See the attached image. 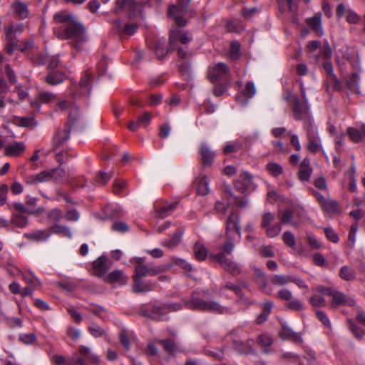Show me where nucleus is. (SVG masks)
I'll list each match as a JSON object with an SVG mask.
<instances>
[{"label":"nucleus","instance_id":"obj_1","mask_svg":"<svg viewBox=\"0 0 365 365\" xmlns=\"http://www.w3.org/2000/svg\"><path fill=\"white\" fill-rule=\"evenodd\" d=\"M53 20L61 24L54 29V33L58 38L70 41L76 50L83 48V44L86 41L85 28L76 16L67 11H60L53 15Z\"/></svg>","mask_w":365,"mask_h":365},{"label":"nucleus","instance_id":"obj_2","mask_svg":"<svg viewBox=\"0 0 365 365\" xmlns=\"http://www.w3.org/2000/svg\"><path fill=\"white\" fill-rule=\"evenodd\" d=\"M190 39L187 34L182 30H171L169 46L165 48V42L159 41L155 46V53L158 58H162L168 53L177 51L178 56L183 59L187 56V44Z\"/></svg>","mask_w":365,"mask_h":365},{"label":"nucleus","instance_id":"obj_3","mask_svg":"<svg viewBox=\"0 0 365 365\" xmlns=\"http://www.w3.org/2000/svg\"><path fill=\"white\" fill-rule=\"evenodd\" d=\"M226 236L227 241L224 243L222 250L227 254H231L235 247L234 241L241 239L240 217L236 212H231L227 220Z\"/></svg>","mask_w":365,"mask_h":365},{"label":"nucleus","instance_id":"obj_4","mask_svg":"<svg viewBox=\"0 0 365 365\" xmlns=\"http://www.w3.org/2000/svg\"><path fill=\"white\" fill-rule=\"evenodd\" d=\"M130 262L135 264L133 278L136 279L146 276H156L168 271L173 267L172 264L149 266L145 262V258L140 257L131 259Z\"/></svg>","mask_w":365,"mask_h":365},{"label":"nucleus","instance_id":"obj_5","mask_svg":"<svg viewBox=\"0 0 365 365\" xmlns=\"http://www.w3.org/2000/svg\"><path fill=\"white\" fill-rule=\"evenodd\" d=\"M186 306L188 309L198 311L213 312L219 314H223L227 312V309L221 306L217 302L206 301L202 298L195 297H193L186 304Z\"/></svg>","mask_w":365,"mask_h":365},{"label":"nucleus","instance_id":"obj_6","mask_svg":"<svg viewBox=\"0 0 365 365\" xmlns=\"http://www.w3.org/2000/svg\"><path fill=\"white\" fill-rule=\"evenodd\" d=\"M307 48L317 61L320 58L331 59L332 56L331 48L328 42L322 46L319 41H311L307 43Z\"/></svg>","mask_w":365,"mask_h":365},{"label":"nucleus","instance_id":"obj_7","mask_svg":"<svg viewBox=\"0 0 365 365\" xmlns=\"http://www.w3.org/2000/svg\"><path fill=\"white\" fill-rule=\"evenodd\" d=\"M92 74L89 71L83 73L78 85L71 88L74 96L90 95L91 91Z\"/></svg>","mask_w":365,"mask_h":365},{"label":"nucleus","instance_id":"obj_8","mask_svg":"<svg viewBox=\"0 0 365 365\" xmlns=\"http://www.w3.org/2000/svg\"><path fill=\"white\" fill-rule=\"evenodd\" d=\"M229 72L230 68L226 63L222 62L215 63L208 68V78L212 83H217Z\"/></svg>","mask_w":365,"mask_h":365},{"label":"nucleus","instance_id":"obj_9","mask_svg":"<svg viewBox=\"0 0 365 365\" xmlns=\"http://www.w3.org/2000/svg\"><path fill=\"white\" fill-rule=\"evenodd\" d=\"M331 300L330 304L334 307H338L339 306H354L356 302L353 298L346 296L344 293L333 289L332 292H330Z\"/></svg>","mask_w":365,"mask_h":365},{"label":"nucleus","instance_id":"obj_10","mask_svg":"<svg viewBox=\"0 0 365 365\" xmlns=\"http://www.w3.org/2000/svg\"><path fill=\"white\" fill-rule=\"evenodd\" d=\"M336 14L339 18L346 16V20L349 24H356L361 20L359 14L350 8H347L344 4H340L337 6Z\"/></svg>","mask_w":365,"mask_h":365},{"label":"nucleus","instance_id":"obj_11","mask_svg":"<svg viewBox=\"0 0 365 365\" xmlns=\"http://www.w3.org/2000/svg\"><path fill=\"white\" fill-rule=\"evenodd\" d=\"M199 153L202 166L210 167L215 158L214 150L206 143H202L200 145Z\"/></svg>","mask_w":365,"mask_h":365},{"label":"nucleus","instance_id":"obj_12","mask_svg":"<svg viewBox=\"0 0 365 365\" xmlns=\"http://www.w3.org/2000/svg\"><path fill=\"white\" fill-rule=\"evenodd\" d=\"M307 138L309 140V143L307 146L308 150L313 153H317V152L322 150L323 148L321 139L316 130L313 127H311L308 130Z\"/></svg>","mask_w":365,"mask_h":365},{"label":"nucleus","instance_id":"obj_13","mask_svg":"<svg viewBox=\"0 0 365 365\" xmlns=\"http://www.w3.org/2000/svg\"><path fill=\"white\" fill-rule=\"evenodd\" d=\"M215 258L225 271L232 274H239L241 272V269L239 265L236 262L227 258L223 253L217 255Z\"/></svg>","mask_w":365,"mask_h":365},{"label":"nucleus","instance_id":"obj_14","mask_svg":"<svg viewBox=\"0 0 365 365\" xmlns=\"http://www.w3.org/2000/svg\"><path fill=\"white\" fill-rule=\"evenodd\" d=\"M43 173L46 175L45 177L46 182L49 181L61 182L68 177L66 171L61 167L48 170H43Z\"/></svg>","mask_w":365,"mask_h":365},{"label":"nucleus","instance_id":"obj_15","mask_svg":"<svg viewBox=\"0 0 365 365\" xmlns=\"http://www.w3.org/2000/svg\"><path fill=\"white\" fill-rule=\"evenodd\" d=\"M178 309V306L175 304L163 305L162 307L155 306L152 317L157 321L166 320L168 311H175Z\"/></svg>","mask_w":365,"mask_h":365},{"label":"nucleus","instance_id":"obj_16","mask_svg":"<svg viewBox=\"0 0 365 365\" xmlns=\"http://www.w3.org/2000/svg\"><path fill=\"white\" fill-rule=\"evenodd\" d=\"M133 290L134 292H148L153 291L157 286L155 282L141 280L140 278H133Z\"/></svg>","mask_w":365,"mask_h":365},{"label":"nucleus","instance_id":"obj_17","mask_svg":"<svg viewBox=\"0 0 365 365\" xmlns=\"http://www.w3.org/2000/svg\"><path fill=\"white\" fill-rule=\"evenodd\" d=\"M104 281L110 284H118L119 285L125 284L128 281V277L123 271L115 269L110 272L105 278Z\"/></svg>","mask_w":365,"mask_h":365},{"label":"nucleus","instance_id":"obj_18","mask_svg":"<svg viewBox=\"0 0 365 365\" xmlns=\"http://www.w3.org/2000/svg\"><path fill=\"white\" fill-rule=\"evenodd\" d=\"M94 274L99 277H103L110 269L107 257L101 256L93 262Z\"/></svg>","mask_w":365,"mask_h":365},{"label":"nucleus","instance_id":"obj_19","mask_svg":"<svg viewBox=\"0 0 365 365\" xmlns=\"http://www.w3.org/2000/svg\"><path fill=\"white\" fill-rule=\"evenodd\" d=\"M138 25L134 23L124 25L119 19L113 21V29L118 34L131 36L138 30Z\"/></svg>","mask_w":365,"mask_h":365},{"label":"nucleus","instance_id":"obj_20","mask_svg":"<svg viewBox=\"0 0 365 365\" xmlns=\"http://www.w3.org/2000/svg\"><path fill=\"white\" fill-rule=\"evenodd\" d=\"M152 119V115L149 112H145L141 116H139L137 120H132L128 125V128L131 131H136L140 127L148 126Z\"/></svg>","mask_w":365,"mask_h":365},{"label":"nucleus","instance_id":"obj_21","mask_svg":"<svg viewBox=\"0 0 365 365\" xmlns=\"http://www.w3.org/2000/svg\"><path fill=\"white\" fill-rule=\"evenodd\" d=\"M280 220L282 223L289 224L292 227L297 226L300 222L298 212L292 210H287L283 212Z\"/></svg>","mask_w":365,"mask_h":365},{"label":"nucleus","instance_id":"obj_22","mask_svg":"<svg viewBox=\"0 0 365 365\" xmlns=\"http://www.w3.org/2000/svg\"><path fill=\"white\" fill-rule=\"evenodd\" d=\"M26 146L24 143L14 142L5 147L4 153L7 156L17 157L21 155L25 150Z\"/></svg>","mask_w":365,"mask_h":365},{"label":"nucleus","instance_id":"obj_23","mask_svg":"<svg viewBox=\"0 0 365 365\" xmlns=\"http://www.w3.org/2000/svg\"><path fill=\"white\" fill-rule=\"evenodd\" d=\"M85 359L83 358H72L67 360L63 356L54 355L53 356V361L56 365H87L85 362Z\"/></svg>","mask_w":365,"mask_h":365},{"label":"nucleus","instance_id":"obj_24","mask_svg":"<svg viewBox=\"0 0 365 365\" xmlns=\"http://www.w3.org/2000/svg\"><path fill=\"white\" fill-rule=\"evenodd\" d=\"M279 334L283 339L292 340L297 343H302L303 341L301 334L294 331L288 326H283Z\"/></svg>","mask_w":365,"mask_h":365},{"label":"nucleus","instance_id":"obj_25","mask_svg":"<svg viewBox=\"0 0 365 365\" xmlns=\"http://www.w3.org/2000/svg\"><path fill=\"white\" fill-rule=\"evenodd\" d=\"M324 61L323 62V68L324 71L326 72L328 79L330 81L334 82V89H339L340 88V82L339 79L337 78L336 76L334 73V68L333 65L329 61L330 59H324Z\"/></svg>","mask_w":365,"mask_h":365},{"label":"nucleus","instance_id":"obj_26","mask_svg":"<svg viewBox=\"0 0 365 365\" xmlns=\"http://www.w3.org/2000/svg\"><path fill=\"white\" fill-rule=\"evenodd\" d=\"M307 22L318 36L324 34L322 25V14L320 12L317 13L313 17L308 19Z\"/></svg>","mask_w":365,"mask_h":365},{"label":"nucleus","instance_id":"obj_27","mask_svg":"<svg viewBox=\"0 0 365 365\" xmlns=\"http://www.w3.org/2000/svg\"><path fill=\"white\" fill-rule=\"evenodd\" d=\"M50 227L45 230H38L30 233L26 234L28 239L34 241H45L48 240L51 236Z\"/></svg>","mask_w":365,"mask_h":365},{"label":"nucleus","instance_id":"obj_28","mask_svg":"<svg viewBox=\"0 0 365 365\" xmlns=\"http://www.w3.org/2000/svg\"><path fill=\"white\" fill-rule=\"evenodd\" d=\"M11 9L19 18L26 19L29 16V11L26 4L16 1L11 4Z\"/></svg>","mask_w":365,"mask_h":365},{"label":"nucleus","instance_id":"obj_29","mask_svg":"<svg viewBox=\"0 0 365 365\" xmlns=\"http://www.w3.org/2000/svg\"><path fill=\"white\" fill-rule=\"evenodd\" d=\"M178 202H171L161 207L155 206L157 217L163 219L170 215L177 207Z\"/></svg>","mask_w":365,"mask_h":365},{"label":"nucleus","instance_id":"obj_30","mask_svg":"<svg viewBox=\"0 0 365 365\" xmlns=\"http://www.w3.org/2000/svg\"><path fill=\"white\" fill-rule=\"evenodd\" d=\"M182 235L183 232L178 230L170 239L163 240L161 245L169 249H173L180 243Z\"/></svg>","mask_w":365,"mask_h":365},{"label":"nucleus","instance_id":"obj_31","mask_svg":"<svg viewBox=\"0 0 365 365\" xmlns=\"http://www.w3.org/2000/svg\"><path fill=\"white\" fill-rule=\"evenodd\" d=\"M320 207L324 212L331 215H336L340 212L339 203L336 200L327 199Z\"/></svg>","mask_w":365,"mask_h":365},{"label":"nucleus","instance_id":"obj_32","mask_svg":"<svg viewBox=\"0 0 365 365\" xmlns=\"http://www.w3.org/2000/svg\"><path fill=\"white\" fill-rule=\"evenodd\" d=\"M14 31L13 26H10L6 29V50L8 53H12L17 47V41L12 37Z\"/></svg>","mask_w":365,"mask_h":365},{"label":"nucleus","instance_id":"obj_33","mask_svg":"<svg viewBox=\"0 0 365 365\" xmlns=\"http://www.w3.org/2000/svg\"><path fill=\"white\" fill-rule=\"evenodd\" d=\"M347 133L354 142H361L365 139V125L361 126L360 129L349 128L347 129Z\"/></svg>","mask_w":365,"mask_h":365},{"label":"nucleus","instance_id":"obj_34","mask_svg":"<svg viewBox=\"0 0 365 365\" xmlns=\"http://www.w3.org/2000/svg\"><path fill=\"white\" fill-rule=\"evenodd\" d=\"M307 114V108L296 101L292 108V116L297 120L302 119Z\"/></svg>","mask_w":365,"mask_h":365},{"label":"nucleus","instance_id":"obj_35","mask_svg":"<svg viewBox=\"0 0 365 365\" xmlns=\"http://www.w3.org/2000/svg\"><path fill=\"white\" fill-rule=\"evenodd\" d=\"M197 192L200 195H206L210 192L209 180L207 176H202L199 178L197 181Z\"/></svg>","mask_w":365,"mask_h":365},{"label":"nucleus","instance_id":"obj_36","mask_svg":"<svg viewBox=\"0 0 365 365\" xmlns=\"http://www.w3.org/2000/svg\"><path fill=\"white\" fill-rule=\"evenodd\" d=\"M79 352L85 360L89 361L93 364H98L100 361L99 357L94 354L91 349L87 346H81L79 348Z\"/></svg>","mask_w":365,"mask_h":365},{"label":"nucleus","instance_id":"obj_37","mask_svg":"<svg viewBox=\"0 0 365 365\" xmlns=\"http://www.w3.org/2000/svg\"><path fill=\"white\" fill-rule=\"evenodd\" d=\"M50 229L51 235L54 233L68 238L72 237V232L68 226L56 224L51 226Z\"/></svg>","mask_w":365,"mask_h":365},{"label":"nucleus","instance_id":"obj_38","mask_svg":"<svg viewBox=\"0 0 365 365\" xmlns=\"http://www.w3.org/2000/svg\"><path fill=\"white\" fill-rule=\"evenodd\" d=\"M65 78L66 76L62 72H52L46 77V81L51 86H56L62 83Z\"/></svg>","mask_w":365,"mask_h":365},{"label":"nucleus","instance_id":"obj_39","mask_svg":"<svg viewBox=\"0 0 365 365\" xmlns=\"http://www.w3.org/2000/svg\"><path fill=\"white\" fill-rule=\"evenodd\" d=\"M292 280V275L275 274L271 279L272 284L282 287L291 283Z\"/></svg>","mask_w":365,"mask_h":365},{"label":"nucleus","instance_id":"obj_40","mask_svg":"<svg viewBox=\"0 0 365 365\" xmlns=\"http://www.w3.org/2000/svg\"><path fill=\"white\" fill-rule=\"evenodd\" d=\"M70 137V130L68 128H63L59 130L53 138L55 145L59 146L66 142Z\"/></svg>","mask_w":365,"mask_h":365},{"label":"nucleus","instance_id":"obj_41","mask_svg":"<svg viewBox=\"0 0 365 365\" xmlns=\"http://www.w3.org/2000/svg\"><path fill=\"white\" fill-rule=\"evenodd\" d=\"M179 10L178 6L173 5L169 8V15L175 20L177 26L182 27L185 26L186 21L181 16L178 15Z\"/></svg>","mask_w":365,"mask_h":365},{"label":"nucleus","instance_id":"obj_42","mask_svg":"<svg viewBox=\"0 0 365 365\" xmlns=\"http://www.w3.org/2000/svg\"><path fill=\"white\" fill-rule=\"evenodd\" d=\"M46 175L44 174L43 171H42L38 174L26 177L24 178V182L27 185H34L37 183L46 182Z\"/></svg>","mask_w":365,"mask_h":365},{"label":"nucleus","instance_id":"obj_43","mask_svg":"<svg viewBox=\"0 0 365 365\" xmlns=\"http://www.w3.org/2000/svg\"><path fill=\"white\" fill-rule=\"evenodd\" d=\"M195 256L200 261L205 260L207 255L206 247L201 243H196L194 247Z\"/></svg>","mask_w":365,"mask_h":365},{"label":"nucleus","instance_id":"obj_44","mask_svg":"<svg viewBox=\"0 0 365 365\" xmlns=\"http://www.w3.org/2000/svg\"><path fill=\"white\" fill-rule=\"evenodd\" d=\"M266 169L270 175L277 178L283 172L282 167L275 162H269L266 165Z\"/></svg>","mask_w":365,"mask_h":365},{"label":"nucleus","instance_id":"obj_45","mask_svg":"<svg viewBox=\"0 0 365 365\" xmlns=\"http://www.w3.org/2000/svg\"><path fill=\"white\" fill-rule=\"evenodd\" d=\"M63 217V212L59 208H53L48 212L47 219L50 222H58Z\"/></svg>","mask_w":365,"mask_h":365},{"label":"nucleus","instance_id":"obj_46","mask_svg":"<svg viewBox=\"0 0 365 365\" xmlns=\"http://www.w3.org/2000/svg\"><path fill=\"white\" fill-rule=\"evenodd\" d=\"M282 230V225L276 222L265 229L266 235L268 237L273 238L277 236Z\"/></svg>","mask_w":365,"mask_h":365},{"label":"nucleus","instance_id":"obj_47","mask_svg":"<svg viewBox=\"0 0 365 365\" xmlns=\"http://www.w3.org/2000/svg\"><path fill=\"white\" fill-rule=\"evenodd\" d=\"M170 264H172L173 266L177 265L180 268L183 269L186 272H190L192 269V265L189 262L181 258L173 257L171 259V262Z\"/></svg>","mask_w":365,"mask_h":365},{"label":"nucleus","instance_id":"obj_48","mask_svg":"<svg viewBox=\"0 0 365 365\" xmlns=\"http://www.w3.org/2000/svg\"><path fill=\"white\" fill-rule=\"evenodd\" d=\"M135 6L134 0H116L115 11L117 12L122 9H133Z\"/></svg>","mask_w":365,"mask_h":365},{"label":"nucleus","instance_id":"obj_49","mask_svg":"<svg viewBox=\"0 0 365 365\" xmlns=\"http://www.w3.org/2000/svg\"><path fill=\"white\" fill-rule=\"evenodd\" d=\"M274 220V215L270 212H264L262 215L261 227L263 229H266L269 226L272 225Z\"/></svg>","mask_w":365,"mask_h":365},{"label":"nucleus","instance_id":"obj_50","mask_svg":"<svg viewBox=\"0 0 365 365\" xmlns=\"http://www.w3.org/2000/svg\"><path fill=\"white\" fill-rule=\"evenodd\" d=\"M340 277L344 280L350 281L355 278V274L351 267L344 266L340 269Z\"/></svg>","mask_w":365,"mask_h":365},{"label":"nucleus","instance_id":"obj_51","mask_svg":"<svg viewBox=\"0 0 365 365\" xmlns=\"http://www.w3.org/2000/svg\"><path fill=\"white\" fill-rule=\"evenodd\" d=\"M16 122L19 125L24 127H35L37 125L34 117H19L17 118Z\"/></svg>","mask_w":365,"mask_h":365},{"label":"nucleus","instance_id":"obj_52","mask_svg":"<svg viewBox=\"0 0 365 365\" xmlns=\"http://www.w3.org/2000/svg\"><path fill=\"white\" fill-rule=\"evenodd\" d=\"M359 81L360 76L357 73L351 74L349 78L346 79L347 85L351 90H356L359 88Z\"/></svg>","mask_w":365,"mask_h":365},{"label":"nucleus","instance_id":"obj_53","mask_svg":"<svg viewBox=\"0 0 365 365\" xmlns=\"http://www.w3.org/2000/svg\"><path fill=\"white\" fill-rule=\"evenodd\" d=\"M11 222L16 227L22 228L28 225V219L22 215H14Z\"/></svg>","mask_w":365,"mask_h":365},{"label":"nucleus","instance_id":"obj_54","mask_svg":"<svg viewBox=\"0 0 365 365\" xmlns=\"http://www.w3.org/2000/svg\"><path fill=\"white\" fill-rule=\"evenodd\" d=\"M57 98L56 95L50 92H41L39 93L38 101L41 103H48L55 101Z\"/></svg>","mask_w":365,"mask_h":365},{"label":"nucleus","instance_id":"obj_55","mask_svg":"<svg viewBox=\"0 0 365 365\" xmlns=\"http://www.w3.org/2000/svg\"><path fill=\"white\" fill-rule=\"evenodd\" d=\"M358 231V226L356 224H353L351 226L350 231L348 235L347 245L350 247H354L356 242V236Z\"/></svg>","mask_w":365,"mask_h":365},{"label":"nucleus","instance_id":"obj_56","mask_svg":"<svg viewBox=\"0 0 365 365\" xmlns=\"http://www.w3.org/2000/svg\"><path fill=\"white\" fill-rule=\"evenodd\" d=\"M94 314L101 318L103 320H106L109 317L108 311L99 306H93L90 309Z\"/></svg>","mask_w":365,"mask_h":365},{"label":"nucleus","instance_id":"obj_57","mask_svg":"<svg viewBox=\"0 0 365 365\" xmlns=\"http://www.w3.org/2000/svg\"><path fill=\"white\" fill-rule=\"evenodd\" d=\"M255 270L256 274L259 277H262V285L260 288L261 290L267 294H270L272 293V289L267 286V282H266V277H265L264 272L258 268H255Z\"/></svg>","mask_w":365,"mask_h":365},{"label":"nucleus","instance_id":"obj_58","mask_svg":"<svg viewBox=\"0 0 365 365\" xmlns=\"http://www.w3.org/2000/svg\"><path fill=\"white\" fill-rule=\"evenodd\" d=\"M23 279L33 289H36L37 287L41 286V282L32 273H31V275L24 274Z\"/></svg>","mask_w":365,"mask_h":365},{"label":"nucleus","instance_id":"obj_59","mask_svg":"<svg viewBox=\"0 0 365 365\" xmlns=\"http://www.w3.org/2000/svg\"><path fill=\"white\" fill-rule=\"evenodd\" d=\"M88 331L94 337H101L106 335L105 330L96 324L89 326Z\"/></svg>","mask_w":365,"mask_h":365},{"label":"nucleus","instance_id":"obj_60","mask_svg":"<svg viewBox=\"0 0 365 365\" xmlns=\"http://www.w3.org/2000/svg\"><path fill=\"white\" fill-rule=\"evenodd\" d=\"M257 342L263 347H269L272 344L273 339L270 335L264 334L259 336Z\"/></svg>","mask_w":365,"mask_h":365},{"label":"nucleus","instance_id":"obj_61","mask_svg":"<svg viewBox=\"0 0 365 365\" xmlns=\"http://www.w3.org/2000/svg\"><path fill=\"white\" fill-rule=\"evenodd\" d=\"M311 304L315 307H322L326 306V300L320 295H314L309 299Z\"/></svg>","mask_w":365,"mask_h":365},{"label":"nucleus","instance_id":"obj_62","mask_svg":"<svg viewBox=\"0 0 365 365\" xmlns=\"http://www.w3.org/2000/svg\"><path fill=\"white\" fill-rule=\"evenodd\" d=\"M255 93L256 88L254 83L252 82H248L245 86V90L242 91V94L247 98H252Z\"/></svg>","mask_w":365,"mask_h":365},{"label":"nucleus","instance_id":"obj_63","mask_svg":"<svg viewBox=\"0 0 365 365\" xmlns=\"http://www.w3.org/2000/svg\"><path fill=\"white\" fill-rule=\"evenodd\" d=\"M283 240L284 243L291 247H293L295 246L296 242H295V237L294 235L290 231H285L282 236Z\"/></svg>","mask_w":365,"mask_h":365},{"label":"nucleus","instance_id":"obj_64","mask_svg":"<svg viewBox=\"0 0 365 365\" xmlns=\"http://www.w3.org/2000/svg\"><path fill=\"white\" fill-rule=\"evenodd\" d=\"M240 44L238 41H232L230 43V56L235 59L240 55Z\"/></svg>","mask_w":365,"mask_h":365}]
</instances>
